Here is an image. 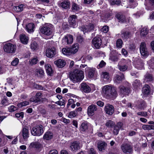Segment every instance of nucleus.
I'll return each mask as SVG.
<instances>
[{
    "mask_svg": "<svg viewBox=\"0 0 154 154\" xmlns=\"http://www.w3.org/2000/svg\"><path fill=\"white\" fill-rule=\"evenodd\" d=\"M103 91L106 98L114 100L117 97V94L116 88L111 85H106L103 88Z\"/></svg>",
    "mask_w": 154,
    "mask_h": 154,
    "instance_id": "obj_1",
    "label": "nucleus"
},
{
    "mask_svg": "<svg viewBox=\"0 0 154 154\" xmlns=\"http://www.w3.org/2000/svg\"><path fill=\"white\" fill-rule=\"evenodd\" d=\"M84 77V72L82 70L75 69L71 72L69 74V78L74 83L80 82Z\"/></svg>",
    "mask_w": 154,
    "mask_h": 154,
    "instance_id": "obj_2",
    "label": "nucleus"
},
{
    "mask_svg": "<svg viewBox=\"0 0 154 154\" xmlns=\"http://www.w3.org/2000/svg\"><path fill=\"white\" fill-rule=\"evenodd\" d=\"M40 31L45 35L48 36L52 35L54 32V27L51 24L45 25L40 28Z\"/></svg>",
    "mask_w": 154,
    "mask_h": 154,
    "instance_id": "obj_3",
    "label": "nucleus"
},
{
    "mask_svg": "<svg viewBox=\"0 0 154 154\" xmlns=\"http://www.w3.org/2000/svg\"><path fill=\"white\" fill-rule=\"evenodd\" d=\"M43 126L41 124L37 125L33 127L31 130V133L34 136H39L44 132Z\"/></svg>",
    "mask_w": 154,
    "mask_h": 154,
    "instance_id": "obj_4",
    "label": "nucleus"
},
{
    "mask_svg": "<svg viewBox=\"0 0 154 154\" xmlns=\"http://www.w3.org/2000/svg\"><path fill=\"white\" fill-rule=\"evenodd\" d=\"M16 48L17 46L16 45L10 43L5 44L3 47L5 52L8 54L14 53Z\"/></svg>",
    "mask_w": 154,
    "mask_h": 154,
    "instance_id": "obj_5",
    "label": "nucleus"
},
{
    "mask_svg": "<svg viewBox=\"0 0 154 154\" xmlns=\"http://www.w3.org/2000/svg\"><path fill=\"white\" fill-rule=\"evenodd\" d=\"M120 94L121 96H128L131 91V87L129 86H120L119 87Z\"/></svg>",
    "mask_w": 154,
    "mask_h": 154,
    "instance_id": "obj_6",
    "label": "nucleus"
},
{
    "mask_svg": "<svg viewBox=\"0 0 154 154\" xmlns=\"http://www.w3.org/2000/svg\"><path fill=\"white\" fill-rule=\"evenodd\" d=\"M77 16L75 15H71L68 18V21L71 27L75 28L78 24Z\"/></svg>",
    "mask_w": 154,
    "mask_h": 154,
    "instance_id": "obj_7",
    "label": "nucleus"
},
{
    "mask_svg": "<svg viewBox=\"0 0 154 154\" xmlns=\"http://www.w3.org/2000/svg\"><path fill=\"white\" fill-rule=\"evenodd\" d=\"M92 42V46L97 49L100 48L102 43L101 39L97 36L94 37Z\"/></svg>",
    "mask_w": 154,
    "mask_h": 154,
    "instance_id": "obj_8",
    "label": "nucleus"
},
{
    "mask_svg": "<svg viewBox=\"0 0 154 154\" xmlns=\"http://www.w3.org/2000/svg\"><path fill=\"white\" fill-rule=\"evenodd\" d=\"M144 82L145 83L151 84L154 82V77L151 73L147 72L144 75Z\"/></svg>",
    "mask_w": 154,
    "mask_h": 154,
    "instance_id": "obj_9",
    "label": "nucleus"
},
{
    "mask_svg": "<svg viewBox=\"0 0 154 154\" xmlns=\"http://www.w3.org/2000/svg\"><path fill=\"white\" fill-rule=\"evenodd\" d=\"M140 49L142 55L144 57H147L148 56L149 52L145 42H142L141 43Z\"/></svg>",
    "mask_w": 154,
    "mask_h": 154,
    "instance_id": "obj_10",
    "label": "nucleus"
},
{
    "mask_svg": "<svg viewBox=\"0 0 154 154\" xmlns=\"http://www.w3.org/2000/svg\"><path fill=\"white\" fill-rule=\"evenodd\" d=\"M97 106L94 104H92L89 105L88 107L87 113L89 116H93L95 112L97 110Z\"/></svg>",
    "mask_w": 154,
    "mask_h": 154,
    "instance_id": "obj_11",
    "label": "nucleus"
},
{
    "mask_svg": "<svg viewBox=\"0 0 154 154\" xmlns=\"http://www.w3.org/2000/svg\"><path fill=\"white\" fill-rule=\"evenodd\" d=\"M46 55L49 58H52L55 56H57L56 49L54 47H53L47 49Z\"/></svg>",
    "mask_w": 154,
    "mask_h": 154,
    "instance_id": "obj_12",
    "label": "nucleus"
},
{
    "mask_svg": "<svg viewBox=\"0 0 154 154\" xmlns=\"http://www.w3.org/2000/svg\"><path fill=\"white\" fill-rule=\"evenodd\" d=\"M88 123L87 121H85L81 123L79 127V130L82 133L88 132Z\"/></svg>",
    "mask_w": 154,
    "mask_h": 154,
    "instance_id": "obj_13",
    "label": "nucleus"
},
{
    "mask_svg": "<svg viewBox=\"0 0 154 154\" xmlns=\"http://www.w3.org/2000/svg\"><path fill=\"white\" fill-rule=\"evenodd\" d=\"M146 106V103L142 99L138 100L135 105V107L139 110H144Z\"/></svg>",
    "mask_w": 154,
    "mask_h": 154,
    "instance_id": "obj_14",
    "label": "nucleus"
},
{
    "mask_svg": "<svg viewBox=\"0 0 154 154\" xmlns=\"http://www.w3.org/2000/svg\"><path fill=\"white\" fill-rule=\"evenodd\" d=\"M62 42L64 43V44H71L73 42V36L70 34H67L64 36L62 39Z\"/></svg>",
    "mask_w": 154,
    "mask_h": 154,
    "instance_id": "obj_15",
    "label": "nucleus"
},
{
    "mask_svg": "<svg viewBox=\"0 0 154 154\" xmlns=\"http://www.w3.org/2000/svg\"><path fill=\"white\" fill-rule=\"evenodd\" d=\"M121 149L123 152L126 154H130L132 151L131 146L128 144H125L121 146Z\"/></svg>",
    "mask_w": 154,
    "mask_h": 154,
    "instance_id": "obj_16",
    "label": "nucleus"
},
{
    "mask_svg": "<svg viewBox=\"0 0 154 154\" xmlns=\"http://www.w3.org/2000/svg\"><path fill=\"white\" fill-rule=\"evenodd\" d=\"M95 69L91 68L88 67L85 69V73L86 75H88L89 78H92L93 76L95 73Z\"/></svg>",
    "mask_w": 154,
    "mask_h": 154,
    "instance_id": "obj_17",
    "label": "nucleus"
},
{
    "mask_svg": "<svg viewBox=\"0 0 154 154\" xmlns=\"http://www.w3.org/2000/svg\"><path fill=\"white\" fill-rule=\"evenodd\" d=\"M109 56V59L112 61L115 62L118 60V54L116 50L112 51L110 52Z\"/></svg>",
    "mask_w": 154,
    "mask_h": 154,
    "instance_id": "obj_18",
    "label": "nucleus"
},
{
    "mask_svg": "<svg viewBox=\"0 0 154 154\" xmlns=\"http://www.w3.org/2000/svg\"><path fill=\"white\" fill-rule=\"evenodd\" d=\"M104 109L106 113L109 115H112L114 112V108L112 105H109L105 106Z\"/></svg>",
    "mask_w": 154,
    "mask_h": 154,
    "instance_id": "obj_19",
    "label": "nucleus"
},
{
    "mask_svg": "<svg viewBox=\"0 0 154 154\" xmlns=\"http://www.w3.org/2000/svg\"><path fill=\"white\" fill-rule=\"evenodd\" d=\"M135 68L138 69H144V64L143 60L141 59L137 60L136 62H135Z\"/></svg>",
    "mask_w": 154,
    "mask_h": 154,
    "instance_id": "obj_20",
    "label": "nucleus"
},
{
    "mask_svg": "<svg viewBox=\"0 0 154 154\" xmlns=\"http://www.w3.org/2000/svg\"><path fill=\"white\" fill-rule=\"evenodd\" d=\"M42 95V93L40 92H37L34 97L31 99L30 101L35 103L40 102Z\"/></svg>",
    "mask_w": 154,
    "mask_h": 154,
    "instance_id": "obj_21",
    "label": "nucleus"
},
{
    "mask_svg": "<svg viewBox=\"0 0 154 154\" xmlns=\"http://www.w3.org/2000/svg\"><path fill=\"white\" fill-rule=\"evenodd\" d=\"M70 2L69 0H63L59 3L60 7L65 9H67L69 8Z\"/></svg>",
    "mask_w": 154,
    "mask_h": 154,
    "instance_id": "obj_22",
    "label": "nucleus"
},
{
    "mask_svg": "<svg viewBox=\"0 0 154 154\" xmlns=\"http://www.w3.org/2000/svg\"><path fill=\"white\" fill-rule=\"evenodd\" d=\"M81 88L82 91L85 93H89L91 91L90 87L85 83H82L81 84Z\"/></svg>",
    "mask_w": 154,
    "mask_h": 154,
    "instance_id": "obj_23",
    "label": "nucleus"
},
{
    "mask_svg": "<svg viewBox=\"0 0 154 154\" xmlns=\"http://www.w3.org/2000/svg\"><path fill=\"white\" fill-rule=\"evenodd\" d=\"M79 144V142L77 141H75L72 143L70 146L71 150L75 152H76L77 150L80 149Z\"/></svg>",
    "mask_w": 154,
    "mask_h": 154,
    "instance_id": "obj_24",
    "label": "nucleus"
},
{
    "mask_svg": "<svg viewBox=\"0 0 154 154\" xmlns=\"http://www.w3.org/2000/svg\"><path fill=\"white\" fill-rule=\"evenodd\" d=\"M45 68L47 75L51 76H52L54 72L51 65L49 64H45Z\"/></svg>",
    "mask_w": 154,
    "mask_h": 154,
    "instance_id": "obj_25",
    "label": "nucleus"
},
{
    "mask_svg": "<svg viewBox=\"0 0 154 154\" xmlns=\"http://www.w3.org/2000/svg\"><path fill=\"white\" fill-rule=\"evenodd\" d=\"M143 93L145 95H148L150 94L151 88L150 86L147 84H145L142 88Z\"/></svg>",
    "mask_w": 154,
    "mask_h": 154,
    "instance_id": "obj_26",
    "label": "nucleus"
},
{
    "mask_svg": "<svg viewBox=\"0 0 154 154\" xmlns=\"http://www.w3.org/2000/svg\"><path fill=\"white\" fill-rule=\"evenodd\" d=\"M34 28L35 25L32 23H29L26 26V29L29 33L33 32L34 31Z\"/></svg>",
    "mask_w": 154,
    "mask_h": 154,
    "instance_id": "obj_27",
    "label": "nucleus"
},
{
    "mask_svg": "<svg viewBox=\"0 0 154 154\" xmlns=\"http://www.w3.org/2000/svg\"><path fill=\"white\" fill-rule=\"evenodd\" d=\"M54 63L57 66L60 68L63 67L66 65L65 61L61 59H59L55 61Z\"/></svg>",
    "mask_w": 154,
    "mask_h": 154,
    "instance_id": "obj_28",
    "label": "nucleus"
},
{
    "mask_svg": "<svg viewBox=\"0 0 154 154\" xmlns=\"http://www.w3.org/2000/svg\"><path fill=\"white\" fill-rule=\"evenodd\" d=\"M21 42L24 45H27L28 42V38L24 34H20L19 36Z\"/></svg>",
    "mask_w": 154,
    "mask_h": 154,
    "instance_id": "obj_29",
    "label": "nucleus"
},
{
    "mask_svg": "<svg viewBox=\"0 0 154 154\" xmlns=\"http://www.w3.org/2000/svg\"><path fill=\"white\" fill-rule=\"evenodd\" d=\"M124 78V75L122 73L121 75H116L114 78L115 82L117 84L121 83L123 79Z\"/></svg>",
    "mask_w": 154,
    "mask_h": 154,
    "instance_id": "obj_30",
    "label": "nucleus"
},
{
    "mask_svg": "<svg viewBox=\"0 0 154 154\" xmlns=\"http://www.w3.org/2000/svg\"><path fill=\"white\" fill-rule=\"evenodd\" d=\"M131 33L129 31H125L121 33V37L124 40H127L130 38Z\"/></svg>",
    "mask_w": 154,
    "mask_h": 154,
    "instance_id": "obj_31",
    "label": "nucleus"
},
{
    "mask_svg": "<svg viewBox=\"0 0 154 154\" xmlns=\"http://www.w3.org/2000/svg\"><path fill=\"white\" fill-rule=\"evenodd\" d=\"M116 17L119 20V22H124L125 20V15L122 13H119L116 14Z\"/></svg>",
    "mask_w": 154,
    "mask_h": 154,
    "instance_id": "obj_32",
    "label": "nucleus"
},
{
    "mask_svg": "<svg viewBox=\"0 0 154 154\" xmlns=\"http://www.w3.org/2000/svg\"><path fill=\"white\" fill-rule=\"evenodd\" d=\"M53 136L52 132L50 131H48L45 133L43 137V139L46 140H49L53 138Z\"/></svg>",
    "mask_w": 154,
    "mask_h": 154,
    "instance_id": "obj_33",
    "label": "nucleus"
},
{
    "mask_svg": "<svg viewBox=\"0 0 154 154\" xmlns=\"http://www.w3.org/2000/svg\"><path fill=\"white\" fill-rule=\"evenodd\" d=\"M29 147L30 148L39 149L41 147V145L38 142H33L30 143Z\"/></svg>",
    "mask_w": 154,
    "mask_h": 154,
    "instance_id": "obj_34",
    "label": "nucleus"
},
{
    "mask_svg": "<svg viewBox=\"0 0 154 154\" xmlns=\"http://www.w3.org/2000/svg\"><path fill=\"white\" fill-rule=\"evenodd\" d=\"M132 85L134 89H138L141 87L142 84L140 83V81L139 80L136 79L134 81Z\"/></svg>",
    "mask_w": 154,
    "mask_h": 154,
    "instance_id": "obj_35",
    "label": "nucleus"
},
{
    "mask_svg": "<svg viewBox=\"0 0 154 154\" xmlns=\"http://www.w3.org/2000/svg\"><path fill=\"white\" fill-rule=\"evenodd\" d=\"M106 146L107 144L105 142L102 141L98 143L97 148L100 151H102L103 150L105 149V147Z\"/></svg>",
    "mask_w": 154,
    "mask_h": 154,
    "instance_id": "obj_36",
    "label": "nucleus"
},
{
    "mask_svg": "<svg viewBox=\"0 0 154 154\" xmlns=\"http://www.w3.org/2000/svg\"><path fill=\"white\" fill-rule=\"evenodd\" d=\"M1 103L4 106L9 104V100L6 96H4L2 97L1 98Z\"/></svg>",
    "mask_w": 154,
    "mask_h": 154,
    "instance_id": "obj_37",
    "label": "nucleus"
},
{
    "mask_svg": "<svg viewBox=\"0 0 154 154\" xmlns=\"http://www.w3.org/2000/svg\"><path fill=\"white\" fill-rule=\"evenodd\" d=\"M77 41L80 45H83L85 43V40L84 38L81 35H79L77 37Z\"/></svg>",
    "mask_w": 154,
    "mask_h": 154,
    "instance_id": "obj_38",
    "label": "nucleus"
},
{
    "mask_svg": "<svg viewBox=\"0 0 154 154\" xmlns=\"http://www.w3.org/2000/svg\"><path fill=\"white\" fill-rule=\"evenodd\" d=\"M78 44H73L71 48H70L72 54H75L76 53L78 50Z\"/></svg>",
    "mask_w": 154,
    "mask_h": 154,
    "instance_id": "obj_39",
    "label": "nucleus"
},
{
    "mask_svg": "<svg viewBox=\"0 0 154 154\" xmlns=\"http://www.w3.org/2000/svg\"><path fill=\"white\" fill-rule=\"evenodd\" d=\"M28 130L26 127H24L22 130V136L24 139H27L29 136Z\"/></svg>",
    "mask_w": 154,
    "mask_h": 154,
    "instance_id": "obj_40",
    "label": "nucleus"
},
{
    "mask_svg": "<svg viewBox=\"0 0 154 154\" xmlns=\"http://www.w3.org/2000/svg\"><path fill=\"white\" fill-rule=\"evenodd\" d=\"M38 47V44L35 41H32L31 42L30 48L33 51L36 50Z\"/></svg>",
    "mask_w": 154,
    "mask_h": 154,
    "instance_id": "obj_41",
    "label": "nucleus"
},
{
    "mask_svg": "<svg viewBox=\"0 0 154 154\" xmlns=\"http://www.w3.org/2000/svg\"><path fill=\"white\" fill-rule=\"evenodd\" d=\"M80 9L79 5L75 3H73L71 8L72 11L75 12L78 11Z\"/></svg>",
    "mask_w": 154,
    "mask_h": 154,
    "instance_id": "obj_42",
    "label": "nucleus"
},
{
    "mask_svg": "<svg viewBox=\"0 0 154 154\" xmlns=\"http://www.w3.org/2000/svg\"><path fill=\"white\" fill-rule=\"evenodd\" d=\"M62 51L63 53L65 55H69L72 54L70 48H63Z\"/></svg>",
    "mask_w": 154,
    "mask_h": 154,
    "instance_id": "obj_43",
    "label": "nucleus"
},
{
    "mask_svg": "<svg viewBox=\"0 0 154 154\" xmlns=\"http://www.w3.org/2000/svg\"><path fill=\"white\" fill-rule=\"evenodd\" d=\"M23 4L19 5L17 6H14L13 7L14 10L17 12H20L23 10Z\"/></svg>",
    "mask_w": 154,
    "mask_h": 154,
    "instance_id": "obj_44",
    "label": "nucleus"
},
{
    "mask_svg": "<svg viewBox=\"0 0 154 154\" xmlns=\"http://www.w3.org/2000/svg\"><path fill=\"white\" fill-rule=\"evenodd\" d=\"M115 125L114 122L111 120L108 121L106 124V126L109 128H113Z\"/></svg>",
    "mask_w": 154,
    "mask_h": 154,
    "instance_id": "obj_45",
    "label": "nucleus"
},
{
    "mask_svg": "<svg viewBox=\"0 0 154 154\" xmlns=\"http://www.w3.org/2000/svg\"><path fill=\"white\" fill-rule=\"evenodd\" d=\"M123 44V42L121 38H118L116 41V47L118 48H121Z\"/></svg>",
    "mask_w": 154,
    "mask_h": 154,
    "instance_id": "obj_46",
    "label": "nucleus"
},
{
    "mask_svg": "<svg viewBox=\"0 0 154 154\" xmlns=\"http://www.w3.org/2000/svg\"><path fill=\"white\" fill-rule=\"evenodd\" d=\"M112 12H108L105 14L104 17L107 20H110L112 18Z\"/></svg>",
    "mask_w": 154,
    "mask_h": 154,
    "instance_id": "obj_47",
    "label": "nucleus"
},
{
    "mask_svg": "<svg viewBox=\"0 0 154 154\" xmlns=\"http://www.w3.org/2000/svg\"><path fill=\"white\" fill-rule=\"evenodd\" d=\"M78 115L77 112L75 110L70 112L68 116V117L70 118H72L75 117Z\"/></svg>",
    "mask_w": 154,
    "mask_h": 154,
    "instance_id": "obj_48",
    "label": "nucleus"
},
{
    "mask_svg": "<svg viewBox=\"0 0 154 154\" xmlns=\"http://www.w3.org/2000/svg\"><path fill=\"white\" fill-rule=\"evenodd\" d=\"M148 33V30L146 28H143L141 30L140 35L141 36H145Z\"/></svg>",
    "mask_w": 154,
    "mask_h": 154,
    "instance_id": "obj_49",
    "label": "nucleus"
},
{
    "mask_svg": "<svg viewBox=\"0 0 154 154\" xmlns=\"http://www.w3.org/2000/svg\"><path fill=\"white\" fill-rule=\"evenodd\" d=\"M8 110L10 112H13L15 111L18 110V108L17 107H16L14 105L10 106L8 108Z\"/></svg>",
    "mask_w": 154,
    "mask_h": 154,
    "instance_id": "obj_50",
    "label": "nucleus"
},
{
    "mask_svg": "<svg viewBox=\"0 0 154 154\" xmlns=\"http://www.w3.org/2000/svg\"><path fill=\"white\" fill-rule=\"evenodd\" d=\"M33 86L34 88L36 89L44 90L43 87L41 85H39L34 83L33 84Z\"/></svg>",
    "mask_w": 154,
    "mask_h": 154,
    "instance_id": "obj_51",
    "label": "nucleus"
},
{
    "mask_svg": "<svg viewBox=\"0 0 154 154\" xmlns=\"http://www.w3.org/2000/svg\"><path fill=\"white\" fill-rule=\"evenodd\" d=\"M81 30L85 34V33L89 31V29H88L87 25H83L81 26Z\"/></svg>",
    "mask_w": 154,
    "mask_h": 154,
    "instance_id": "obj_52",
    "label": "nucleus"
},
{
    "mask_svg": "<svg viewBox=\"0 0 154 154\" xmlns=\"http://www.w3.org/2000/svg\"><path fill=\"white\" fill-rule=\"evenodd\" d=\"M109 27L107 25H105L103 26L101 29V31L104 33H107L109 30Z\"/></svg>",
    "mask_w": 154,
    "mask_h": 154,
    "instance_id": "obj_53",
    "label": "nucleus"
},
{
    "mask_svg": "<svg viewBox=\"0 0 154 154\" xmlns=\"http://www.w3.org/2000/svg\"><path fill=\"white\" fill-rule=\"evenodd\" d=\"M103 78L105 81H108L109 79V74L107 72H104L103 73Z\"/></svg>",
    "mask_w": 154,
    "mask_h": 154,
    "instance_id": "obj_54",
    "label": "nucleus"
},
{
    "mask_svg": "<svg viewBox=\"0 0 154 154\" xmlns=\"http://www.w3.org/2000/svg\"><path fill=\"white\" fill-rule=\"evenodd\" d=\"M36 72L38 73L40 75V77H42V76H43L45 74L44 70L42 68H39L36 69Z\"/></svg>",
    "mask_w": 154,
    "mask_h": 154,
    "instance_id": "obj_55",
    "label": "nucleus"
},
{
    "mask_svg": "<svg viewBox=\"0 0 154 154\" xmlns=\"http://www.w3.org/2000/svg\"><path fill=\"white\" fill-rule=\"evenodd\" d=\"M128 66L126 65H120L119 66V69L120 71H125L127 69Z\"/></svg>",
    "mask_w": 154,
    "mask_h": 154,
    "instance_id": "obj_56",
    "label": "nucleus"
},
{
    "mask_svg": "<svg viewBox=\"0 0 154 154\" xmlns=\"http://www.w3.org/2000/svg\"><path fill=\"white\" fill-rule=\"evenodd\" d=\"M19 63V59L17 58H15L11 63V65L13 66H17Z\"/></svg>",
    "mask_w": 154,
    "mask_h": 154,
    "instance_id": "obj_57",
    "label": "nucleus"
},
{
    "mask_svg": "<svg viewBox=\"0 0 154 154\" xmlns=\"http://www.w3.org/2000/svg\"><path fill=\"white\" fill-rule=\"evenodd\" d=\"M87 26L88 29H89V32L94 30V26L93 24L90 23Z\"/></svg>",
    "mask_w": 154,
    "mask_h": 154,
    "instance_id": "obj_58",
    "label": "nucleus"
},
{
    "mask_svg": "<svg viewBox=\"0 0 154 154\" xmlns=\"http://www.w3.org/2000/svg\"><path fill=\"white\" fill-rule=\"evenodd\" d=\"M24 116V113L23 112H21L20 113H16L15 114V116L17 118H22Z\"/></svg>",
    "mask_w": 154,
    "mask_h": 154,
    "instance_id": "obj_59",
    "label": "nucleus"
},
{
    "mask_svg": "<svg viewBox=\"0 0 154 154\" xmlns=\"http://www.w3.org/2000/svg\"><path fill=\"white\" fill-rule=\"evenodd\" d=\"M114 129L113 131V134L114 135H117L119 133V130H120L118 128H117L115 126V125L114 126Z\"/></svg>",
    "mask_w": 154,
    "mask_h": 154,
    "instance_id": "obj_60",
    "label": "nucleus"
},
{
    "mask_svg": "<svg viewBox=\"0 0 154 154\" xmlns=\"http://www.w3.org/2000/svg\"><path fill=\"white\" fill-rule=\"evenodd\" d=\"M74 100L72 99H69L68 101V102L66 105L67 108H68L69 106L73 103H74Z\"/></svg>",
    "mask_w": 154,
    "mask_h": 154,
    "instance_id": "obj_61",
    "label": "nucleus"
},
{
    "mask_svg": "<svg viewBox=\"0 0 154 154\" xmlns=\"http://www.w3.org/2000/svg\"><path fill=\"white\" fill-rule=\"evenodd\" d=\"M137 114L138 116H141L146 117L147 116V112H138Z\"/></svg>",
    "mask_w": 154,
    "mask_h": 154,
    "instance_id": "obj_62",
    "label": "nucleus"
},
{
    "mask_svg": "<svg viewBox=\"0 0 154 154\" xmlns=\"http://www.w3.org/2000/svg\"><path fill=\"white\" fill-rule=\"evenodd\" d=\"M123 124L122 122H117L115 126L120 129L123 127Z\"/></svg>",
    "mask_w": 154,
    "mask_h": 154,
    "instance_id": "obj_63",
    "label": "nucleus"
},
{
    "mask_svg": "<svg viewBox=\"0 0 154 154\" xmlns=\"http://www.w3.org/2000/svg\"><path fill=\"white\" fill-rule=\"evenodd\" d=\"M62 27L64 30H67L69 29V25L66 23H64L62 24Z\"/></svg>",
    "mask_w": 154,
    "mask_h": 154,
    "instance_id": "obj_64",
    "label": "nucleus"
}]
</instances>
